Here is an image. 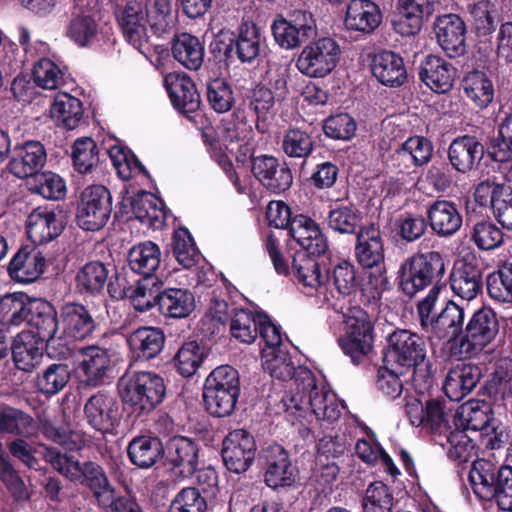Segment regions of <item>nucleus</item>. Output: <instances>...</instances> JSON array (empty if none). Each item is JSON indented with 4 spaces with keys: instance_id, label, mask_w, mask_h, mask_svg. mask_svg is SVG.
Returning a JSON list of instances; mask_svg holds the SVG:
<instances>
[{
    "instance_id": "1",
    "label": "nucleus",
    "mask_w": 512,
    "mask_h": 512,
    "mask_svg": "<svg viewBox=\"0 0 512 512\" xmlns=\"http://www.w3.org/2000/svg\"><path fill=\"white\" fill-rule=\"evenodd\" d=\"M45 460L55 471L69 481L89 488L102 507L114 512H138L137 505L126 497L115 498L104 469L96 462H80L72 455L63 454L53 447H46Z\"/></svg>"
},
{
    "instance_id": "2",
    "label": "nucleus",
    "mask_w": 512,
    "mask_h": 512,
    "mask_svg": "<svg viewBox=\"0 0 512 512\" xmlns=\"http://www.w3.org/2000/svg\"><path fill=\"white\" fill-rule=\"evenodd\" d=\"M385 361L397 370L409 372L411 384L423 394L433 384L431 365L426 359V344L423 338L407 329H397L389 334Z\"/></svg>"
},
{
    "instance_id": "3",
    "label": "nucleus",
    "mask_w": 512,
    "mask_h": 512,
    "mask_svg": "<svg viewBox=\"0 0 512 512\" xmlns=\"http://www.w3.org/2000/svg\"><path fill=\"white\" fill-rule=\"evenodd\" d=\"M286 412L303 416L310 411L318 421L332 423L341 416L336 395L325 387H318L310 370H300L297 374L296 388L282 398Z\"/></svg>"
},
{
    "instance_id": "4",
    "label": "nucleus",
    "mask_w": 512,
    "mask_h": 512,
    "mask_svg": "<svg viewBox=\"0 0 512 512\" xmlns=\"http://www.w3.org/2000/svg\"><path fill=\"white\" fill-rule=\"evenodd\" d=\"M491 406L479 400L462 404L454 416L455 428L447 434L448 456L459 463L468 462L475 454L474 434L490 429Z\"/></svg>"
},
{
    "instance_id": "5",
    "label": "nucleus",
    "mask_w": 512,
    "mask_h": 512,
    "mask_svg": "<svg viewBox=\"0 0 512 512\" xmlns=\"http://www.w3.org/2000/svg\"><path fill=\"white\" fill-rule=\"evenodd\" d=\"M468 477L477 497L494 499L501 510L512 511V467H497L489 460L478 459Z\"/></svg>"
},
{
    "instance_id": "6",
    "label": "nucleus",
    "mask_w": 512,
    "mask_h": 512,
    "mask_svg": "<svg viewBox=\"0 0 512 512\" xmlns=\"http://www.w3.org/2000/svg\"><path fill=\"white\" fill-rule=\"evenodd\" d=\"M238 371L229 365L215 368L205 379L203 386V404L213 416H230L240 396Z\"/></svg>"
},
{
    "instance_id": "7",
    "label": "nucleus",
    "mask_w": 512,
    "mask_h": 512,
    "mask_svg": "<svg viewBox=\"0 0 512 512\" xmlns=\"http://www.w3.org/2000/svg\"><path fill=\"white\" fill-rule=\"evenodd\" d=\"M118 386L124 404L138 414L151 411L163 400L166 392L162 377L149 371L125 374Z\"/></svg>"
},
{
    "instance_id": "8",
    "label": "nucleus",
    "mask_w": 512,
    "mask_h": 512,
    "mask_svg": "<svg viewBox=\"0 0 512 512\" xmlns=\"http://www.w3.org/2000/svg\"><path fill=\"white\" fill-rule=\"evenodd\" d=\"M445 273L443 256L438 251L416 253L408 257L398 270L399 288L409 297L430 286Z\"/></svg>"
},
{
    "instance_id": "9",
    "label": "nucleus",
    "mask_w": 512,
    "mask_h": 512,
    "mask_svg": "<svg viewBox=\"0 0 512 512\" xmlns=\"http://www.w3.org/2000/svg\"><path fill=\"white\" fill-rule=\"evenodd\" d=\"M345 323L346 332L339 338V345L353 363L359 364L372 350V322L366 311L354 307L349 309Z\"/></svg>"
},
{
    "instance_id": "10",
    "label": "nucleus",
    "mask_w": 512,
    "mask_h": 512,
    "mask_svg": "<svg viewBox=\"0 0 512 512\" xmlns=\"http://www.w3.org/2000/svg\"><path fill=\"white\" fill-rule=\"evenodd\" d=\"M112 212L109 190L102 185L86 187L80 195L76 221L86 231H98L105 226Z\"/></svg>"
},
{
    "instance_id": "11",
    "label": "nucleus",
    "mask_w": 512,
    "mask_h": 512,
    "mask_svg": "<svg viewBox=\"0 0 512 512\" xmlns=\"http://www.w3.org/2000/svg\"><path fill=\"white\" fill-rule=\"evenodd\" d=\"M340 55L338 43L330 37H322L303 48L296 66L309 77H325L337 66Z\"/></svg>"
},
{
    "instance_id": "12",
    "label": "nucleus",
    "mask_w": 512,
    "mask_h": 512,
    "mask_svg": "<svg viewBox=\"0 0 512 512\" xmlns=\"http://www.w3.org/2000/svg\"><path fill=\"white\" fill-rule=\"evenodd\" d=\"M499 332L495 311L487 306L475 310L466 322L465 335L460 346V356H470L484 349Z\"/></svg>"
},
{
    "instance_id": "13",
    "label": "nucleus",
    "mask_w": 512,
    "mask_h": 512,
    "mask_svg": "<svg viewBox=\"0 0 512 512\" xmlns=\"http://www.w3.org/2000/svg\"><path fill=\"white\" fill-rule=\"evenodd\" d=\"M221 454L229 471L237 474L243 473L255 459V439L245 429H235L224 438Z\"/></svg>"
},
{
    "instance_id": "14",
    "label": "nucleus",
    "mask_w": 512,
    "mask_h": 512,
    "mask_svg": "<svg viewBox=\"0 0 512 512\" xmlns=\"http://www.w3.org/2000/svg\"><path fill=\"white\" fill-rule=\"evenodd\" d=\"M465 320L464 308L449 300L440 309L438 321L428 337L431 340H446L450 344L451 353L460 356L461 341L466 330Z\"/></svg>"
},
{
    "instance_id": "15",
    "label": "nucleus",
    "mask_w": 512,
    "mask_h": 512,
    "mask_svg": "<svg viewBox=\"0 0 512 512\" xmlns=\"http://www.w3.org/2000/svg\"><path fill=\"white\" fill-rule=\"evenodd\" d=\"M251 171L267 190L276 194L287 191L293 183V176L288 165L273 156L254 157Z\"/></svg>"
},
{
    "instance_id": "16",
    "label": "nucleus",
    "mask_w": 512,
    "mask_h": 512,
    "mask_svg": "<svg viewBox=\"0 0 512 512\" xmlns=\"http://www.w3.org/2000/svg\"><path fill=\"white\" fill-rule=\"evenodd\" d=\"M114 355L111 349L87 346L78 350L76 371L82 382L97 386L104 381Z\"/></svg>"
},
{
    "instance_id": "17",
    "label": "nucleus",
    "mask_w": 512,
    "mask_h": 512,
    "mask_svg": "<svg viewBox=\"0 0 512 512\" xmlns=\"http://www.w3.org/2000/svg\"><path fill=\"white\" fill-rule=\"evenodd\" d=\"M450 286L455 295L471 301L483 288V269L475 256L461 259L450 275Z\"/></svg>"
},
{
    "instance_id": "18",
    "label": "nucleus",
    "mask_w": 512,
    "mask_h": 512,
    "mask_svg": "<svg viewBox=\"0 0 512 512\" xmlns=\"http://www.w3.org/2000/svg\"><path fill=\"white\" fill-rule=\"evenodd\" d=\"M436 39L450 58L460 57L466 52V25L456 14H444L434 23Z\"/></svg>"
},
{
    "instance_id": "19",
    "label": "nucleus",
    "mask_w": 512,
    "mask_h": 512,
    "mask_svg": "<svg viewBox=\"0 0 512 512\" xmlns=\"http://www.w3.org/2000/svg\"><path fill=\"white\" fill-rule=\"evenodd\" d=\"M118 410V402L115 396L104 392L91 396L84 406V414L88 424L102 433L113 430L119 419Z\"/></svg>"
},
{
    "instance_id": "20",
    "label": "nucleus",
    "mask_w": 512,
    "mask_h": 512,
    "mask_svg": "<svg viewBox=\"0 0 512 512\" xmlns=\"http://www.w3.org/2000/svg\"><path fill=\"white\" fill-rule=\"evenodd\" d=\"M116 16L127 42L140 51L148 41L147 24L149 23L143 4L130 1L118 9Z\"/></svg>"
},
{
    "instance_id": "21",
    "label": "nucleus",
    "mask_w": 512,
    "mask_h": 512,
    "mask_svg": "<svg viewBox=\"0 0 512 512\" xmlns=\"http://www.w3.org/2000/svg\"><path fill=\"white\" fill-rule=\"evenodd\" d=\"M456 68L437 55H427L419 67V78L431 90L447 93L451 90L456 76Z\"/></svg>"
},
{
    "instance_id": "22",
    "label": "nucleus",
    "mask_w": 512,
    "mask_h": 512,
    "mask_svg": "<svg viewBox=\"0 0 512 512\" xmlns=\"http://www.w3.org/2000/svg\"><path fill=\"white\" fill-rule=\"evenodd\" d=\"M46 151L38 141H28L18 145L9 162L12 174L18 178L35 177L46 163Z\"/></svg>"
},
{
    "instance_id": "23",
    "label": "nucleus",
    "mask_w": 512,
    "mask_h": 512,
    "mask_svg": "<svg viewBox=\"0 0 512 512\" xmlns=\"http://www.w3.org/2000/svg\"><path fill=\"white\" fill-rule=\"evenodd\" d=\"M484 156V146L474 136H462L454 139L448 148L451 166L460 173L477 169Z\"/></svg>"
},
{
    "instance_id": "24",
    "label": "nucleus",
    "mask_w": 512,
    "mask_h": 512,
    "mask_svg": "<svg viewBox=\"0 0 512 512\" xmlns=\"http://www.w3.org/2000/svg\"><path fill=\"white\" fill-rule=\"evenodd\" d=\"M29 239L38 245L57 238L63 230V223L57 213L48 207L34 209L26 221Z\"/></svg>"
},
{
    "instance_id": "25",
    "label": "nucleus",
    "mask_w": 512,
    "mask_h": 512,
    "mask_svg": "<svg viewBox=\"0 0 512 512\" xmlns=\"http://www.w3.org/2000/svg\"><path fill=\"white\" fill-rule=\"evenodd\" d=\"M265 483L273 488L289 486L294 481V469L288 453L280 445L269 446L264 451Z\"/></svg>"
},
{
    "instance_id": "26",
    "label": "nucleus",
    "mask_w": 512,
    "mask_h": 512,
    "mask_svg": "<svg viewBox=\"0 0 512 512\" xmlns=\"http://www.w3.org/2000/svg\"><path fill=\"white\" fill-rule=\"evenodd\" d=\"M482 376L481 368L472 363L453 366L446 375L444 390L453 401H460L470 394Z\"/></svg>"
},
{
    "instance_id": "27",
    "label": "nucleus",
    "mask_w": 512,
    "mask_h": 512,
    "mask_svg": "<svg viewBox=\"0 0 512 512\" xmlns=\"http://www.w3.org/2000/svg\"><path fill=\"white\" fill-rule=\"evenodd\" d=\"M63 334L75 340H84L92 335L97 324L90 311L80 303H67L60 311Z\"/></svg>"
},
{
    "instance_id": "28",
    "label": "nucleus",
    "mask_w": 512,
    "mask_h": 512,
    "mask_svg": "<svg viewBox=\"0 0 512 512\" xmlns=\"http://www.w3.org/2000/svg\"><path fill=\"white\" fill-rule=\"evenodd\" d=\"M432 231L439 237H450L462 226V216L456 205L448 200L432 202L426 212Z\"/></svg>"
},
{
    "instance_id": "29",
    "label": "nucleus",
    "mask_w": 512,
    "mask_h": 512,
    "mask_svg": "<svg viewBox=\"0 0 512 512\" xmlns=\"http://www.w3.org/2000/svg\"><path fill=\"white\" fill-rule=\"evenodd\" d=\"M292 238L305 250L304 253L320 256L328 248L327 241L314 220L305 215H296L289 230Z\"/></svg>"
},
{
    "instance_id": "30",
    "label": "nucleus",
    "mask_w": 512,
    "mask_h": 512,
    "mask_svg": "<svg viewBox=\"0 0 512 512\" xmlns=\"http://www.w3.org/2000/svg\"><path fill=\"white\" fill-rule=\"evenodd\" d=\"M355 256L364 268L378 266L384 260V245L381 232L374 224L361 227L356 235Z\"/></svg>"
},
{
    "instance_id": "31",
    "label": "nucleus",
    "mask_w": 512,
    "mask_h": 512,
    "mask_svg": "<svg viewBox=\"0 0 512 512\" xmlns=\"http://www.w3.org/2000/svg\"><path fill=\"white\" fill-rule=\"evenodd\" d=\"M45 258L37 249L24 247L13 256L8 266L12 279L19 283H31L43 273Z\"/></svg>"
},
{
    "instance_id": "32",
    "label": "nucleus",
    "mask_w": 512,
    "mask_h": 512,
    "mask_svg": "<svg viewBox=\"0 0 512 512\" xmlns=\"http://www.w3.org/2000/svg\"><path fill=\"white\" fill-rule=\"evenodd\" d=\"M374 77L388 87H400L407 80V70L401 56L392 51L377 53L371 65Z\"/></svg>"
},
{
    "instance_id": "33",
    "label": "nucleus",
    "mask_w": 512,
    "mask_h": 512,
    "mask_svg": "<svg viewBox=\"0 0 512 512\" xmlns=\"http://www.w3.org/2000/svg\"><path fill=\"white\" fill-rule=\"evenodd\" d=\"M382 13L371 0H351L347 6L345 26L349 30L371 33L381 24Z\"/></svg>"
},
{
    "instance_id": "34",
    "label": "nucleus",
    "mask_w": 512,
    "mask_h": 512,
    "mask_svg": "<svg viewBox=\"0 0 512 512\" xmlns=\"http://www.w3.org/2000/svg\"><path fill=\"white\" fill-rule=\"evenodd\" d=\"M127 342L136 359L150 360L163 350L165 335L159 328L140 327L128 335Z\"/></svg>"
},
{
    "instance_id": "35",
    "label": "nucleus",
    "mask_w": 512,
    "mask_h": 512,
    "mask_svg": "<svg viewBox=\"0 0 512 512\" xmlns=\"http://www.w3.org/2000/svg\"><path fill=\"white\" fill-rule=\"evenodd\" d=\"M466 222L471 225L470 239L478 249L489 251L503 244L502 230L489 218H478L469 206H467Z\"/></svg>"
},
{
    "instance_id": "36",
    "label": "nucleus",
    "mask_w": 512,
    "mask_h": 512,
    "mask_svg": "<svg viewBox=\"0 0 512 512\" xmlns=\"http://www.w3.org/2000/svg\"><path fill=\"white\" fill-rule=\"evenodd\" d=\"M45 344L39 341L33 332H21L14 340L12 356L15 366L22 371L31 372L43 358Z\"/></svg>"
},
{
    "instance_id": "37",
    "label": "nucleus",
    "mask_w": 512,
    "mask_h": 512,
    "mask_svg": "<svg viewBox=\"0 0 512 512\" xmlns=\"http://www.w3.org/2000/svg\"><path fill=\"white\" fill-rule=\"evenodd\" d=\"M28 323L36 330L33 333L42 343L49 346L52 342L61 339L58 335L59 321L54 307L42 301L34 303V309Z\"/></svg>"
},
{
    "instance_id": "38",
    "label": "nucleus",
    "mask_w": 512,
    "mask_h": 512,
    "mask_svg": "<svg viewBox=\"0 0 512 512\" xmlns=\"http://www.w3.org/2000/svg\"><path fill=\"white\" fill-rule=\"evenodd\" d=\"M132 211L135 217L143 224L160 229L166 219L164 203L152 193L140 192L131 200Z\"/></svg>"
},
{
    "instance_id": "39",
    "label": "nucleus",
    "mask_w": 512,
    "mask_h": 512,
    "mask_svg": "<svg viewBox=\"0 0 512 512\" xmlns=\"http://www.w3.org/2000/svg\"><path fill=\"white\" fill-rule=\"evenodd\" d=\"M161 249L152 241H144L134 245L128 253L130 269L143 275L144 278H153L161 263Z\"/></svg>"
},
{
    "instance_id": "40",
    "label": "nucleus",
    "mask_w": 512,
    "mask_h": 512,
    "mask_svg": "<svg viewBox=\"0 0 512 512\" xmlns=\"http://www.w3.org/2000/svg\"><path fill=\"white\" fill-rule=\"evenodd\" d=\"M36 301H29L23 293L7 294L0 299V322L7 326H20L29 321Z\"/></svg>"
},
{
    "instance_id": "41",
    "label": "nucleus",
    "mask_w": 512,
    "mask_h": 512,
    "mask_svg": "<svg viewBox=\"0 0 512 512\" xmlns=\"http://www.w3.org/2000/svg\"><path fill=\"white\" fill-rule=\"evenodd\" d=\"M37 430L38 425L31 415L6 404L0 405V433L29 438Z\"/></svg>"
},
{
    "instance_id": "42",
    "label": "nucleus",
    "mask_w": 512,
    "mask_h": 512,
    "mask_svg": "<svg viewBox=\"0 0 512 512\" xmlns=\"http://www.w3.org/2000/svg\"><path fill=\"white\" fill-rule=\"evenodd\" d=\"M50 113L58 126L73 130L83 118L82 103L78 98L68 93H59L54 98Z\"/></svg>"
},
{
    "instance_id": "43",
    "label": "nucleus",
    "mask_w": 512,
    "mask_h": 512,
    "mask_svg": "<svg viewBox=\"0 0 512 512\" xmlns=\"http://www.w3.org/2000/svg\"><path fill=\"white\" fill-rule=\"evenodd\" d=\"M260 31L253 23H243L235 40L231 41L227 52H235L243 63L253 62L260 54Z\"/></svg>"
},
{
    "instance_id": "44",
    "label": "nucleus",
    "mask_w": 512,
    "mask_h": 512,
    "mask_svg": "<svg viewBox=\"0 0 512 512\" xmlns=\"http://www.w3.org/2000/svg\"><path fill=\"white\" fill-rule=\"evenodd\" d=\"M127 453L135 466L149 468L162 458L164 450L158 438L139 436L129 443Z\"/></svg>"
},
{
    "instance_id": "45",
    "label": "nucleus",
    "mask_w": 512,
    "mask_h": 512,
    "mask_svg": "<svg viewBox=\"0 0 512 512\" xmlns=\"http://www.w3.org/2000/svg\"><path fill=\"white\" fill-rule=\"evenodd\" d=\"M361 221V213L353 204H335L326 217L327 226L339 234L357 235Z\"/></svg>"
},
{
    "instance_id": "46",
    "label": "nucleus",
    "mask_w": 512,
    "mask_h": 512,
    "mask_svg": "<svg viewBox=\"0 0 512 512\" xmlns=\"http://www.w3.org/2000/svg\"><path fill=\"white\" fill-rule=\"evenodd\" d=\"M164 83L168 89L173 107L187 119L191 120L192 112V80L183 73L169 74L165 77Z\"/></svg>"
},
{
    "instance_id": "47",
    "label": "nucleus",
    "mask_w": 512,
    "mask_h": 512,
    "mask_svg": "<svg viewBox=\"0 0 512 512\" xmlns=\"http://www.w3.org/2000/svg\"><path fill=\"white\" fill-rule=\"evenodd\" d=\"M462 87L466 96L479 108H486L493 101V84L482 71L468 72L462 79Z\"/></svg>"
},
{
    "instance_id": "48",
    "label": "nucleus",
    "mask_w": 512,
    "mask_h": 512,
    "mask_svg": "<svg viewBox=\"0 0 512 512\" xmlns=\"http://www.w3.org/2000/svg\"><path fill=\"white\" fill-rule=\"evenodd\" d=\"M312 256L308 253H298L293 259L292 270L298 282L316 289L327 281L328 273H322L320 264Z\"/></svg>"
},
{
    "instance_id": "49",
    "label": "nucleus",
    "mask_w": 512,
    "mask_h": 512,
    "mask_svg": "<svg viewBox=\"0 0 512 512\" xmlns=\"http://www.w3.org/2000/svg\"><path fill=\"white\" fill-rule=\"evenodd\" d=\"M432 152L433 146L428 139L415 136L409 138L394 151L393 159L411 162L415 166H423L430 161Z\"/></svg>"
},
{
    "instance_id": "50",
    "label": "nucleus",
    "mask_w": 512,
    "mask_h": 512,
    "mask_svg": "<svg viewBox=\"0 0 512 512\" xmlns=\"http://www.w3.org/2000/svg\"><path fill=\"white\" fill-rule=\"evenodd\" d=\"M108 279L106 266L98 261L85 264L76 275V287L81 293L96 294L100 292Z\"/></svg>"
},
{
    "instance_id": "51",
    "label": "nucleus",
    "mask_w": 512,
    "mask_h": 512,
    "mask_svg": "<svg viewBox=\"0 0 512 512\" xmlns=\"http://www.w3.org/2000/svg\"><path fill=\"white\" fill-rule=\"evenodd\" d=\"M32 79L39 88L56 90L65 83V74L58 64L41 57L33 66Z\"/></svg>"
},
{
    "instance_id": "52",
    "label": "nucleus",
    "mask_w": 512,
    "mask_h": 512,
    "mask_svg": "<svg viewBox=\"0 0 512 512\" xmlns=\"http://www.w3.org/2000/svg\"><path fill=\"white\" fill-rule=\"evenodd\" d=\"M143 6L150 28L155 34L161 35L174 25L170 0H146Z\"/></svg>"
},
{
    "instance_id": "53",
    "label": "nucleus",
    "mask_w": 512,
    "mask_h": 512,
    "mask_svg": "<svg viewBox=\"0 0 512 512\" xmlns=\"http://www.w3.org/2000/svg\"><path fill=\"white\" fill-rule=\"evenodd\" d=\"M190 293L182 289H169L159 297V310L168 317L181 318L190 313Z\"/></svg>"
},
{
    "instance_id": "54",
    "label": "nucleus",
    "mask_w": 512,
    "mask_h": 512,
    "mask_svg": "<svg viewBox=\"0 0 512 512\" xmlns=\"http://www.w3.org/2000/svg\"><path fill=\"white\" fill-rule=\"evenodd\" d=\"M487 291L493 300L512 304V263L505 264L487 277Z\"/></svg>"
},
{
    "instance_id": "55",
    "label": "nucleus",
    "mask_w": 512,
    "mask_h": 512,
    "mask_svg": "<svg viewBox=\"0 0 512 512\" xmlns=\"http://www.w3.org/2000/svg\"><path fill=\"white\" fill-rule=\"evenodd\" d=\"M392 508L390 488L381 481L370 484L362 500L363 512H392Z\"/></svg>"
},
{
    "instance_id": "56",
    "label": "nucleus",
    "mask_w": 512,
    "mask_h": 512,
    "mask_svg": "<svg viewBox=\"0 0 512 512\" xmlns=\"http://www.w3.org/2000/svg\"><path fill=\"white\" fill-rule=\"evenodd\" d=\"M263 368L272 378L281 381L291 380L295 377V387L298 372L305 370L304 368L296 369L289 354L281 350L273 351L270 356H266L263 362Z\"/></svg>"
},
{
    "instance_id": "57",
    "label": "nucleus",
    "mask_w": 512,
    "mask_h": 512,
    "mask_svg": "<svg viewBox=\"0 0 512 512\" xmlns=\"http://www.w3.org/2000/svg\"><path fill=\"white\" fill-rule=\"evenodd\" d=\"M160 286L155 278H143L133 289L130 299L133 307L144 312L154 305L159 306Z\"/></svg>"
},
{
    "instance_id": "58",
    "label": "nucleus",
    "mask_w": 512,
    "mask_h": 512,
    "mask_svg": "<svg viewBox=\"0 0 512 512\" xmlns=\"http://www.w3.org/2000/svg\"><path fill=\"white\" fill-rule=\"evenodd\" d=\"M408 382H411L409 372L397 370L395 366L386 363L385 369L379 370L376 385L385 396L394 399L401 395L404 383Z\"/></svg>"
},
{
    "instance_id": "59",
    "label": "nucleus",
    "mask_w": 512,
    "mask_h": 512,
    "mask_svg": "<svg viewBox=\"0 0 512 512\" xmlns=\"http://www.w3.org/2000/svg\"><path fill=\"white\" fill-rule=\"evenodd\" d=\"M258 314L253 315L244 309L236 311L231 317V335L247 344L254 342L258 335Z\"/></svg>"
},
{
    "instance_id": "60",
    "label": "nucleus",
    "mask_w": 512,
    "mask_h": 512,
    "mask_svg": "<svg viewBox=\"0 0 512 512\" xmlns=\"http://www.w3.org/2000/svg\"><path fill=\"white\" fill-rule=\"evenodd\" d=\"M313 147L311 135L301 129H289L283 137L282 149L291 158H306L311 154Z\"/></svg>"
},
{
    "instance_id": "61",
    "label": "nucleus",
    "mask_w": 512,
    "mask_h": 512,
    "mask_svg": "<svg viewBox=\"0 0 512 512\" xmlns=\"http://www.w3.org/2000/svg\"><path fill=\"white\" fill-rule=\"evenodd\" d=\"M294 49L315 38L317 25L313 15L305 10H295L290 14Z\"/></svg>"
},
{
    "instance_id": "62",
    "label": "nucleus",
    "mask_w": 512,
    "mask_h": 512,
    "mask_svg": "<svg viewBox=\"0 0 512 512\" xmlns=\"http://www.w3.org/2000/svg\"><path fill=\"white\" fill-rule=\"evenodd\" d=\"M72 159L74 167L79 173H88L98 162L95 141L89 137L77 139L72 148Z\"/></svg>"
},
{
    "instance_id": "63",
    "label": "nucleus",
    "mask_w": 512,
    "mask_h": 512,
    "mask_svg": "<svg viewBox=\"0 0 512 512\" xmlns=\"http://www.w3.org/2000/svg\"><path fill=\"white\" fill-rule=\"evenodd\" d=\"M512 153V114L507 115L498 126V136L491 142L488 155L498 162L506 161Z\"/></svg>"
},
{
    "instance_id": "64",
    "label": "nucleus",
    "mask_w": 512,
    "mask_h": 512,
    "mask_svg": "<svg viewBox=\"0 0 512 512\" xmlns=\"http://www.w3.org/2000/svg\"><path fill=\"white\" fill-rule=\"evenodd\" d=\"M228 319V303L214 294L208 311L202 319V330L208 335L219 333L225 328Z\"/></svg>"
}]
</instances>
